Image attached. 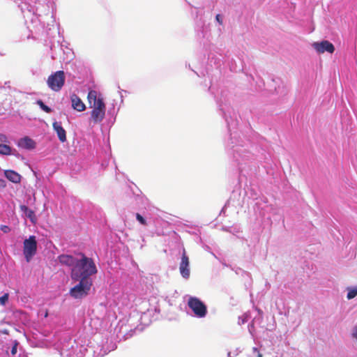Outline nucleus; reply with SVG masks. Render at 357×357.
Instances as JSON below:
<instances>
[{
	"mask_svg": "<svg viewBox=\"0 0 357 357\" xmlns=\"http://www.w3.org/2000/svg\"><path fill=\"white\" fill-rule=\"evenodd\" d=\"M136 219L143 225H146L147 222L146 220L139 214L136 213Z\"/></svg>",
	"mask_w": 357,
	"mask_h": 357,
	"instance_id": "18",
	"label": "nucleus"
},
{
	"mask_svg": "<svg viewBox=\"0 0 357 357\" xmlns=\"http://www.w3.org/2000/svg\"><path fill=\"white\" fill-rule=\"evenodd\" d=\"M79 283L71 288L69 294L75 299H81L89 295L93 285L92 280L79 279Z\"/></svg>",
	"mask_w": 357,
	"mask_h": 357,
	"instance_id": "3",
	"label": "nucleus"
},
{
	"mask_svg": "<svg viewBox=\"0 0 357 357\" xmlns=\"http://www.w3.org/2000/svg\"><path fill=\"white\" fill-rule=\"evenodd\" d=\"M17 344L16 343L11 349V354L13 355H15L17 353Z\"/></svg>",
	"mask_w": 357,
	"mask_h": 357,
	"instance_id": "23",
	"label": "nucleus"
},
{
	"mask_svg": "<svg viewBox=\"0 0 357 357\" xmlns=\"http://www.w3.org/2000/svg\"><path fill=\"white\" fill-rule=\"evenodd\" d=\"M37 251V241L35 236H30L24 241L23 253L26 261L29 262Z\"/></svg>",
	"mask_w": 357,
	"mask_h": 357,
	"instance_id": "5",
	"label": "nucleus"
},
{
	"mask_svg": "<svg viewBox=\"0 0 357 357\" xmlns=\"http://www.w3.org/2000/svg\"><path fill=\"white\" fill-rule=\"evenodd\" d=\"M216 20L219 22L220 24H222V19L220 14H218L215 17Z\"/></svg>",
	"mask_w": 357,
	"mask_h": 357,
	"instance_id": "22",
	"label": "nucleus"
},
{
	"mask_svg": "<svg viewBox=\"0 0 357 357\" xmlns=\"http://www.w3.org/2000/svg\"><path fill=\"white\" fill-rule=\"evenodd\" d=\"M72 107L78 112H83L86 109V106L82 100L76 94L73 93L70 96Z\"/></svg>",
	"mask_w": 357,
	"mask_h": 357,
	"instance_id": "12",
	"label": "nucleus"
},
{
	"mask_svg": "<svg viewBox=\"0 0 357 357\" xmlns=\"http://www.w3.org/2000/svg\"><path fill=\"white\" fill-rule=\"evenodd\" d=\"M78 259V257L70 255H61L58 257V260L61 264L70 267L71 269L75 267Z\"/></svg>",
	"mask_w": 357,
	"mask_h": 357,
	"instance_id": "9",
	"label": "nucleus"
},
{
	"mask_svg": "<svg viewBox=\"0 0 357 357\" xmlns=\"http://www.w3.org/2000/svg\"><path fill=\"white\" fill-rule=\"evenodd\" d=\"M314 49L319 54L327 52L328 53H333L335 51L334 45L328 40H323L320 43H314L312 44Z\"/></svg>",
	"mask_w": 357,
	"mask_h": 357,
	"instance_id": "7",
	"label": "nucleus"
},
{
	"mask_svg": "<svg viewBox=\"0 0 357 357\" xmlns=\"http://www.w3.org/2000/svg\"><path fill=\"white\" fill-rule=\"evenodd\" d=\"M90 107L93 108L91 112V118L94 123L102 121L105 115V104L103 98L98 96V93L95 90H91L87 96Z\"/></svg>",
	"mask_w": 357,
	"mask_h": 357,
	"instance_id": "2",
	"label": "nucleus"
},
{
	"mask_svg": "<svg viewBox=\"0 0 357 357\" xmlns=\"http://www.w3.org/2000/svg\"><path fill=\"white\" fill-rule=\"evenodd\" d=\"M0 229L5 234L10 231V228L7 225H1Z\"/></svg>",
	"mask_w": 357,
	"mask_h": 357,
	"instance_id": "20",
	"label": "nucleus"
},
{
	"mask_svg": "<svg viewBox=\"0 0 357 357\" xmlns=\"http://www.w3.org/2000/svg\"><path fill=\"white\" fill-rule=\"evenodd\" d=\"M179 270L181 275L185 278H188L190 276L189 269V258L186 255L185 249L183 250L181 261L179 266Z\"/></svg>",
	"mask_w": 357,
	"mask_h": 357,
	"instance_id": "8",
	"label": "nucleus"
},
{
	"mask_svg": "<svg viewBox=\"0 0 357 357\" xmlns=\"http://www.w3.org/2000/svg\"><path fill=\"white\" fill-rule=\"evenodd\" d=\"M352 336L357 340V326L354 328Z\"/></svg>",
	"mask_w": 357,
	"mask_h": 357,
	"instance_id": "24",
	"label": "nucleus"
},
{
	"mask_svg": "<svg viewBox=\"0 0 357 357\" xmlns=\"http://www.w3.org/2000/svg\"><path fill=\"white\" fill-rule=\"evenodd\" d=\"M20 209H21V211L22 212H24L25 213H27L28 211L29 210V208L26 206H25V205H21L20 206Z\"/></svg>",
	"mask_w": 357,
	"mask_h": 357,
	"instance_id": "21",
	"label": "nucleus"
},
{
	"mask_svg": "<svg viewBox=\"0 0 357 357\" xmlns=\"http://www.w3.org/2000/svg\"><path fill=\"white\" fill-rule=\"evenodd\" d=\"M18 146L22 149L31 150L36 147V143L32 139L24 137L19 140Z\"/></svg>",
	"mask_w": 357,
	"mask_h": 357,
	"instance_id": "13",
	"label": "nucleus"
},
{
	"mask_svg": "<svg viewBox=\"0 0 357 357\" xmlns=\"http://www.w3.org/2000/svg\"><path fill=\"white\" fill-rule=\"evenodd\" d=\"M9 294L8 293L4 294L2 296L0 297V304L1 305H5L8 301Z\"/></svg>",
	"mask_w": 357,
	"mask_h": 357,
	"instance_id": "17",
	"label": "nucleus"
},
{
	"mask_svg": "<svg viewBox=\"0 0 357 357\" xmlns=\"http://www.w3.org/2000/svg\"><path fill=\"white\" fill-rule=\"evenodd\" d=\"M53 129L56 132L59 139L61 142L63 143L67 140L66 132L62 127L60 122L55 121L52 124Z\"/></svg>",
	"mask_w": 357,
	"mask_h": 357,
	"instance_id": "11",
	"label": "nucleus"
},
{
	"mask_svg": "<svg viewBox=\"0 0 357 357\" xmlns=\"http://www.w3.org/2000/svg\"><path fill=\"white\" fill-rule=\"evenodd\" d=\"M5 176L11 182L19 183L21 181V176L17 172L13 170H5Z\"/></svg>",
	"mask_w": 357,
	"mask_h": 357,
	"instance_id": "14",
	"label": "nucleus"
},
{
	"mask_svg": "<svg viewBox=\"0 0 357 357\" xmlns=\"http://www.w3.org/2000/svg\"><path fill=\"white\" fill-rule=\"evenodd\" d=\"M66 79L63 70H59L50 75L47 80V86L54 91H59L64 85Z\"/></svg>",
	"mask_w": 357,
	"mask_h": 357,
	"instance_id": "4",
	"label": "nucleus"
},
{
	"mask_svg": "<svg viewBox=\"0 0 357 357\" xmlns=\"http://www.w3.org/2000/svg\"><path fill=\"white\" fill-rule=\"evenodd\" d=\"M188 305L197 317H204L207 313V307L206 305L196 297H190L188 300Z\"/></svg>",
	"mask_w": 357,
	"mask_h": 357,
	"instance_id": "6",
	"label": "nucleus"
},
{
	"mask_svg": "<svg viewBox=\"0 0 357 357\" xmlns=\"http://www.w3.org/2000/svg\"><path fill=\"white\" fill-rule=\"evenodd\" d=\"M347 294V298L352 299L357 296V286L354 288H349Z\"/></svg>",
	"mask_w": 357,
	"mask_h": 357,
	"instance_id": "16",
	"label": "nucleus"
},
{
	"mask_svg": "<svg viewBox=\"0 0 357 357\" xmlns=\"http://www.w3.org/2000/svg\"><path fill=\"white\" fill-rule=\"evenodd\" d=\"M36 103L46 113H50L52 112V109L45 104H44V102L41 100H37Z\"/></svg>",
	"mask_w": 357,
	"mask_h": 357,
	"instance_id": "15",
	"label": "nucleus"
},
{
	"mask_svg": "<svg viewBox=\"0 0 357 357\" xmlns=\"http://www.w3.org/2000/svg\"><path fill=\"white\" fill-rule=\"evenodd\" d=\"M6 187V181L3 179H0V188Z\"/></svg>",
	"mask_w": 357,
	"mask_h": 357,
	"instance_id": "25",
	"label": "nucleus"
},
{
	"mask_svg": "<svg viewBox=\"0 0 357 357\" xmlns=\"http://www.w3.org/2000/svg\"><path fill=\"white\" fill-rule=\"evenodd\" d=\"M8 138L3 134H0V154L9 155L12 154V149L10 146L7 145Z\"/></svg>",
	"mask_w": 357,
	"mask_h": 357,
	"instance_id": "10",
	"label": "nucleus"
},
{
	"mask_svg": "<svg viewBox=\"0 0 357 357\" xmlns=\"http://www.w3.org/2000/svg\"><path fill=\"white\" fill-rule=\"evenodd\" d=\"M79 257L75 267L71 269L70 277L73 280L79 279L92 280L91 276L97 273V268L91 258L87 257L84 254L79 252Z\"/></svg>",
	"mask_w": 357,
	"mask_h": 357,
	"instance_id": "1",
	"label": "nucleus"
},
{
	"mask_svg": "<svg viewBox=\"0 0 357 357\" xmlns=\"http://www.w3.org/2000/svg\"><path fill=\"white\" fill-rule=\"evenodd\" d=\"M26 215L32 222H33V220L35 219V214L32 210L29 209L28 212L26 213Z\"/></svg>",
	"mask_w": 357,
	"mask_h": 357,
	"instance_id": "19",
	"label": "nucleus"
},
{
	"mask_svg": "<svg viewBox=\"0 0 357 357\" xmlns=\"http://www.w3.org/2000/svg\"><path fill=\"white\" fill-rule=\"evenodd\" d=\"M258 357H262V355H261V354H259L258 355Z\"/></svg>",
	"mask_w": 357,
	"mask_h": 357,
	"instance_id": "26",
	"label": "nucleus"
}]
</instances>
